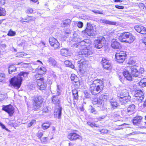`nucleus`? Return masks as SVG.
<instances>
[{
	"instance_id": "59",
	"label": "nucleus",
	"mask_w": 146,
	"mask_h": 146,
	"mask_svg": "<svg viewBox=\"0 0 146 146\" xmlns=\"http://www.w3.org/2000/svg\"><path fill=\"white\" fill-rule=\"evenodd\" d=\"M0 126L2 128L5 129L7 130H8V129H7L6 128L5 126L1 122H0Z\"/></svg>"
},
{
	"instance_id": "40",
	"label": "nucleus",
	"mask_w": 146,
	"mask_h": 146,
	"mask_svg": "<svg viewBox=\"0 0 146 146\" xmlns=\"http://www.w3.org/2000/svg\"><path fill=\"white\" fill-rule=\"evenodd\" d=\"M5 75L3 73H0V82H2L5 80Z\"/></svg>"
},
{
	"instance_id": "5",
	"label": "nucleus",
	"mask_w": 146,
	"mask_h": 146,
	"mask_svg": "<svg viewBox=\"0 0 146 146\" xmlns=\"http://www.w3.org/2000/svg\"><path fill=\"white\" fill-rule=\"evenodd\" d=\"M117 96L122 104H125L129 101L131 98V97L128 95V94L127 92L124 93L121 92L120 93L118 94Z\"/></svg>"
},
{
	"instance_id": "25",
	"label": "nucleus",
	"mask_w": 146,
	"mask_h": 146,
	"mask_svg": "<svg viewBox=\"0 0 146 146\" xmlns=\"http://www.w3.org/2000/svg\"><path fill=\"white\" fill-rule=\"evenodd\" d=\"M61 87L59 85L57 86V87L56 89L55 90H53L52 93L54 94L56 96H59L61 94V90L60 89Z\"/></svg>"
},
{
	"instance_id": "14",
	"label": "nucleus",
	"mask_w": 146,
	"mask_h": 146,
	"mask_svg": "<svg viewBox=\"0 0 146 146\" xmlns=\"http://www.w3.org/2000/svg\"><path fill=\"white\" fill-rule=\"evenodd\" d=\"M67 137L71 141H75L81 138L80 135L75 132H72L69 133Z\"/></svg>"
},
{
	"instance_id": "48",
	"label": "nucleus",
	"mask_w": 146,
	"mask_h": 146,
	"mask_svg": "<svg viewBox=\"0 0 146 146\" xmlns=\"http://www.w3.org/2000/svg\"><path fill=\"white\" fill-rule=\"evenodd\" d=\"M103 68L104 69L107 70H109L111 68V63H110L108 64L107 65H106V66H104Z\"/></svg>"
},
{
	"instance_id": "51",
	"label": "nucleus",
	"mask_w": 146,
	"mask_h": 146,
	"mask_svg": "<svg viewBox=\"0 0 146 146\" xmlns=\"http://www.w3.org/2000/svg\"><path fill=\"white\" fill-rule=\"evenodd\" d=\"M138 6L141 10L144 9L145 7L144 5L142 3H139L138 4Z\"/></svg>"
},
{
	"instance_id": "63",
	"label": "nucleus",
	"mask_w": 146,
	"mask_h": 146,
	"mask_svg": "<svg viewBox=\"0 0 146 146\" xmlns=\"http://www.w3.org/2000/svg\"><path fill=\"white\" fill-rule=\"evenodd\" d=\"M78 93L77 90L76 89H74L72 90V94L74 95V94H76Z\"/></svg>"
},
{
	"instance_id": "35",
	"label": "nucleus",
	"mask_w": 146,
	"mask_h": 146,
	"mask_svg": "<svg viewBox=\"0 0 146 146\" xmlns=\"http://www.w3.org/2000/svg\"><path fill=\"white\" fill-rule=\"evenodd\" d=\"M48 61L50 64H52L53 66H55L56 65V62L53 58L51 57L49 58Z\"/></svg>"
},
{
	"instance_id": "42",
	"label": "nucleus",
	"mask_w": 146,
	"mask_h": 146,
	"mask_svg": "<svg viewBox=\"0 0 146 146\" xmlns=\"http://www.w3.org/2000/svg\"><path fill=\"white\" fill-rule=\"evenodd\" d=\"M108 96L107 95L102 94L100 96V98L103 101H106L108 98Z\"/></svg>"
},
{
	"instance_id": "56",
	"label": "nucleus",
	"mask_w": 146,
	"mask_h": 146,
	"mask_svg": "<svg viewBox=\"0 0 146 146\" xmlns=\"http://www.w3.org/2000/svg\"><path fill=\"white\" fill-rule=\"evenodd\" d=\"M43 133L42 132H38L37 134V136L39 138H40L43 135Z\"/></svg>"
},
{
	"instance_id": "44",
	"label": "nucleus",
	"mask_w": 146,
	"mask_h": 146,
	"mask_svg": "<svg viewBox=\"0 0 146 146\" xmlns=\"http://www.w3.org/2000/svg\"><path fill=\"white\" fill-rule=\"evenodd\" d=\"M87 124L89 126L91 127H98L99 125H97L96 124H95L93 122H87Z\"/></svg>"
},
{
	"instance_id": "30",
	"label": "nucleus",
	"mask_w": 146,
	"mask_h": 146,
	"mask_svg": "<svg viewBox=\"0 0 146 146\" xmlns=\"http://www.w3.org/2000/svg\"><path fill=\"white\" fill-rule=\"evenodd\" d=\"M61 54L65 56H67L68 55V50L66 48H63L60 50V51Z\"/></svg>"
},
{
	"instance_id": "13",
	"label": "nucleus",
	"mask_w": 146,
	"mask_h": 146,
	"mask_svg": "<svg viewBox=\"0 0 146 146\" xmlns=\"http://www.w3.org/2000/svg\"><path fill=\"white\" fill-rule=\"evenodd\" d=\"M134 96L140 102H141L144 97L143 94L141 90H137L135 91L134 93Z\"/></svg>"
},
{
	"instance_id": "7",
	"label": "nucleus",
	"mask_w": 146,
	"mask_h": 146,
	"mask_svg": "<svg viewBox=\"0 0 146 146\" xmlns=\"http://www.w3.org/2000/svg\"><path fill=\"white\" fill-rule=\"evenodd\" d=\"M126 54L125 52L118 51L117 52L115 55V60L117 62L122 63L125 60Z\"/></svg>"
},
{
	"instance_id": "47",
	"label": "nucleus",
	"mask_w": 146,
	"mask_h": 146,
	"mask_svg": "<svg viewBox=\"0 0 146 146\" xmlns=\"http://www.w3.org/2000/svg\"><path fill=\"white\" fill-rule=\"evenodd\" d=\"M89 108L91 112L93 113L94 114H96V110H95L94 108L92 106H90Z\"/></svg>"
},
{
	"instance_id": "3",
	"label": "nucleus",
	"mask_w": 146,
	"mask_h": 146,
	"mask_svg": "<svg viewBox=\"0 0 146 146\" xmlns=\"http://www.w3.org/2000/svg\"><path fill=\"white\" fill-rule=\"evenodd\" d=\"M103 82L99 79L94 82V84H90L89 90L93 95H96L100 93L103 89Z\"/></svg>"
},
{
	"instance_id": "29",
	"label": "nucleus",
	"mask_w": 146,
	"mask_h": 146,
	"mask_svg": "<svg viewBox=\"0 0 146 146\" xmlns=\"http://www.w3.org/2000/svg\"><path fill=\"white\" fill-rule=\"evenodd\" d=\"M50 123L49 121H46L42 124L41 128L44 130H45L49 128L50 126Z\"/></svg>"
},
{
	"instance_id": "31",
	"label": "nucleus",
	"mask_w": 146,
	"mask_h": 146,
	"mask_svg": "<svg viewBox=\"0 0 146 146\" xmlns=\"http://www.w3.org/2000/svg\"><path fill=\"white\" fill-rule=\"evenodd\" d=\"M16 70V67L14 65H10L9 68L8 72L9 74H11Z\"/></svg>"
},
{
	"instance_id": "58",
	"label": "nucleus",
	"mask_w": 146,
	"mask_h": 146,
	"mask_svg": "<svg viewBox=\"0 0 146 146\" xmlns=\"http://www.w3.org/2000/svg\"><path fill=\"white\" fill-rule=\"evenodd\" d=\"M74 96V100H77L78 99V93L73 95Z\"/></svg>"
},
{
	"instance_id": "38",
	"label": "nucleus",
	"mask_w": 146,
	"mask_h": 146,
	"mask_svg": "<svg viewBox=\"0 0 146 146\" xmlns=\"http://www.w3.org/2000/svg\"><path fill=\"white\" fill-rule=\"evenodd\" d=\"M97 79L94 80L93 78L91 76H89L88 78V83L90 85L92 84H94V82L97 80Z\"/></svg>"
},
{
	"instance_id": "49",
	"label": "nucleus",
	"mask_w": 146,
	"mask_h": 146,
	"mask_svg": "<svg viewBox=\"0 0 146 146\" xmlns=\"http://www.w3.org/2000/svg\"><path fill=\"white\" fill-rule=\"evenodd\" d=\"M36 121L35 120H32L30 123H29L28 124V126L29 127H30L31 126L34 124L36 123Z\"/></svg>"
},
{
	"instance_id": "19",
	"label": "nucleus",
	"mask_w": 146,
	"mask_h": 146,
	"mask_svg": "<svg viewBox=\"0 0 146 146\" xmlns=\"http://www.w3.org/2000/svg\"><path fill=\"white\" fill-rule=\"evenodd\" d=\"M5 3V0H0V6L4 5ZM6 14V12L5 9L0 7V16H5Z\"/></svg>"
},
{
	"instance_id": "27",
	"label": "nucleus",
	"mask_w": 146,
	"mask_h": 146,
	"mask_svg": "<svg viewBox=\"0 0 146 146\" xmlns=\"http://www.w3.org/2000/svg\"><path fill=\"white\" fill-rule=\"evenodd\" d=\"M58 96H56L55 95H54L53 96L52 101L53 103L54 104L59 105L60 103Z\"/></svg>"
},
{
	"instance_id": "55",
	"label": "nucleus",
	"mask_w": 146,
	"mask_h": 146,
	"mask_svg": "<svg viewBox=\"0 0 146 146\" xmlns=\"http://www.w3.org/2000/svg\"><path fill=\"white\" fill-rule=\"evenodd\" d=\"M33 11V10L31 8H29L27 10V13H32Z\"/></svg>"
},
{
	"instance_id": "26",
	"label": "nucleus",
	"mask_w": 146,
	"mask_h": 146,
	"mask_svg": "<svg viewBox=\"0 0 146 146\" xmlns=\"http://www.w3.org/2000/svg\"><path fill=\"white\" fill-rule=\"evenodd\" d=\"M135 107V105L134 104H132L129 106L127 109V111L129 113L128 114H130L134 111Z\"/></svg>"
},
{
	"instance_id": "9",
	"label": "nucleus",
	"mask_w": 146,
	"mask_h": 146,
	"mask_svg": "<svg viewBox=\"0 0 146 146\" xmlns=\"http://www.w3.org/2000/svg\"><path fill=\"white\" fill-rule=\"evenodd\" d=\"M126 68L131 72L133 76L135 77H138L139 72L135 66H127Z\"/></svg>"
},
{
	"instance_id": "17",
	"label": "nucleus",
	"mask_w": 146,
	"mask_h": 146,
	"mask_svg": "<svg viewBox=\"0 0 146 146\" xmlns=\"http://www.w3.org/2000/svg\"><path fill=\"white\" fill-rule=\"evenodd\" d=\"M111 45V47L115 49H119L121 47L119 43L115 39H113L112 40Z\"/></svg>"
},
{
	"instance_id": "45",
	"label": "nucleus",
	"mask_w": 146,
	"mask_h": 146,
	"mask_svg": "<svg viewBox=\"0 0 146 146\" xmlns=\"http://www.w3.org/2000/svg\"><path fill=\"white\" fill-rule=\"evenodd\" d=\"M98 131L100 132L101 133H107L108 132V130L106 129H98Z\"/></svg>"
},
{
	"instance_id": "53",
	"label": "nucleus",
	"mask_w": 146,
	"mask_h": 146,
	"mask_svg": "<svg viewBox=\"0 0 146 146\" xmlns=\"http://www.w3.org/2000/svg\"><path fill=\"white\" fill-rule=\"evenodd\" d=\"M77 26L79 28H82L83 26V23L81 22H79L77 23Z\"/></svg>"
},
{
	"instance_id": "34",
	"label": "nucleus",
	"mask_w": 146,
	"mask_h": 146,
	"mask_svg": "<svg viewBox=\"0 0 146 146\" xmlns=\"http://www.w3.org/2000/svg\"><path fill=\"white\" fill-rule=\"evenodd\" d=\"M71 22V20L69 19H67L64 21L62 23V25L64 27H65L67 25L70 24Z\"/></svg>"
},
{
	"instance_id": "52",
	"label": "nucleus",
	"mask_w": 146,
	"mask_h": 146,
	"mask_svg": "<svg viewBox=\"0 0 146 146\" xmlns=\"http://www.w3.org/2000/svg\"><path fill=\"white\" fill-rule=\"evenodd\" d=\"M84 93L85 94V96L86 98H90V95L88 93V92L85 91L84 92Z\"/></svg>"
},
{
	"instance_id": "22",
	"label": "nucleus",
	"mask_w": 146,
	"mask_h": 146,
	"mask_svg": "<svg viewBox=\"0 0 146 146\" xmlns=\"http://www.w3.org/2000/svg\"><path fill=\"white\" fill-rule=\"evenodd\" d=\"M100 23H104L106 24L115 25L116 23L115 22L111 21L105 19H101L99 21Z\"/></svg>"
},
{
	"instance_id": "37",
	"label": "nucleus",
	"mask_w": 146,
	"mask_h": 146,
	"mask_svg": "<svg viewBox=\"0 0 146 146\" xmlns=\"http://www.w3.org/2000/svg\"><path fill=\"white\" fill-rule=\"evenodd\" d=\"M41 75L39 74L38 73L35 74L33 75V79L35 80H36V81L37 82L39 80H40L42 78H41L40 76Z\"/></svg>"
},
{
	"instance_id": "4",
	"label": "nucleus",
	"mask_w": 146,
	"mask_h": 146,
	"mask_svg": "<svg viewBox=\"0 0 146 146\" xmlns=\"http://www.w3.org/2000/svg\"><path fill=\"white\" fill-rule=\"evenodd\" d=\"M119 38L122 42L131 43L133 42L135 38L131 33L124 32L120 34Z\"/></svg>"
},
{
	"instance_id": "57",
	"label": "nucleus",
	"mask_w": 146,
	"mask_h": 146,
	"mask_svg": "<svg viewBox=\"0 0 146 146\" xmlns=\"http://www.w3.org/2000/svg\"><path fill=\"white\" fill-rule=\"evenodd\" d=\"M108 60L105 58H103L101 62L102 65L104 64V63H105Z\"/></svg>"
},
{
	"instance_id": "64",
	"label": "nucleus",
	"mask_w": 146,
	"mask_h": 146,
	"mask_svg": "<svg viewBox=\"0 0 146 146\" xmlns=\"http://www.w3.org/2000/svg\"><path fill=\"white\" fill-rule=\"evenodd\" d=\"M110 63V61L109 60H108L103 65V67L105 66H106V65H107L108 64Z\"/></svg>"
},
{
	"instance_id": "6",
	"label": "nucleus",
	"mask_w": 146,
	"mask_h": 146,
	"mask_svg": "<svg viewBox=\"0 0 146 146\" xmlns=\"http://www.w3.org/2000/svg\"><path fill=\"white\" fill-rule=\"evenodd\" d=\"M42 102V98L40 96L36 97L33 99V108L35 110H37L41 107Z\"/></svg>"
},
{
	"instance_id": "12",
	"label": "nucleus",
	"mask_w": 146,
	"mask_h": 146,
	"mask_svg": "<svg viewBox=\"0 0 146 146\" xmlns=\"http://www.w3.org/2000/svg\"><path fill=\"white\" fill-rule=\"evenodd\" d=\"M14 110L13 106L10 105L3 106L2 108V110L7 112L11 116H12L14 113Z\"/></svg>"
},
{
	"instance_id": "54",
	"label": "nucleus",
	"mask_w": 146,
	"mask_h": 146,
	"mask_svg": "<svg viewBox=\"0 0 146 146\" xmlns=\"http://www.w3.org/2000/svg\"><path fill=\"white\" fill-rule=\"evenodd\" d=\"M135 64V62L132 60H130L127 63L128 64L134 66L133 65Z\"/></svg>"
},
{
	"instance_id": "16",
	"label": "nucleus",
	"mask_w": 146,
	"mask_h": 146,
	"mask_svg": "<svg viewBox=\"0 0 146 146\" xmlns=\"http://www.w3.org/2000/svg\"><path fill=\"white\" fill-rule=\"evenodd\" d=\"M134 28L137 31L141 34H146V29L143 26L137 25L134 27Z\"/></svg>"
},
{
	"instance_id": "24",
	"label": "nucleus",
	"mask_w": 146,
	"mask_h": 146,
	"mask_svg": "<svg viewBox=\"0 0 146 146\" xmlns=\"http://www.w3.org/2000/svg\"><path fill=\"white\" fill-rule=\"evenodd\" d=\"M110 102L111 105V109L112 110L115 109L117 108L118 106L117 104L115 99L113 98H112L110 100Z\"/></svg>"
},
{
	"instance_id": "60",
	"label": "nucleus",
	"mask_w": 146,
	"mask_h": 146,
	"mask_svg": "<svg viewBox=\"0 0 146 146\" xmlns=\"http://www.w3.org/2000/svg\"><path fill=\"white\" fill-rule=\"evenodd\" d=\"M138 132H134L132 133H131L129 134H128L127 136H129L131 135H134L137 134H138Z\"/></svg>"
},
{
	"instance_id": "20",
	"label": "nucleus",
	"mask_w": 146,
	"mask_h": 146,
	"mask_svg": "<svg viewBox=\"0 0 146 146\" xmlns=\"http://www.w3.org/2000/svg\"><path fill=\"white\" fill-rule=\"evenodd\" d=\"M129 72H130L129 71L128 69H127V70L123 72V74L127 80L131 81L132 79V76Z\"/></svg>"
},
{
	"instance_id": "39",
	"label": "nucleus",
	"mask_w": 146,
	"mask_h": 146,
	"mask_svg": "<svg viewBox=\"0 0 146 146\" xmlns=\"http://www.w3.org/2000/svg\"><path fill=\"white\" fill-rule=\"evenodd\" d=\"M6 47V45L5 44H0V48L3 53L5 51V48Z\"/></svg>"
},
{
	"instance_id": "32",
	"label": "nucleus",
	"mask_w": 146,
	"mask_h": 146,
	"mask_svg": "<svg viewBox=\"0 0 146 146\" xmlns=\"http://www.w3.org/2000/svg\"><path fill=\"white\" fill-rule=\"evenodd\" d=\"M70 78L72 81L75 83H76L79 81L78 78L74 74H71Z\"/></svg>"
},
{
	"instance_id": "1",
	"label": "nucleus",
	"mask_w": 146,
	"mask_h": 146,
	"mask_svg": "<svg viewBox=\"0 0 146 146\" xmlns=\"http://www.w3.org/2000/svg\"><path fill=\"white\" fill-rule=\"evenodd\" d=\"M75 35V34L73 35L74 37L72 38V40L77 43L76 47L78 48L80 50L78 51V55L79 56L84 57L91 55L92 52L91 50L86 48L87 46V42L89 40H85L80 41V39L78 38V36H76V37H75L76 36Z\"/></svg>"
},
{
	"instance_id": "33",
	"label": "nucleus",
	"mask_w": 146,
	"mask_h": 146,
	"mask_svg": "<svg viewBox=\"0 0 146 146\" xmlns=\"http://www.w3.org/2000/svg\"><path fill=\"white\" fill-rule=\"evenodd\" d=\"M64 64L66 67H69L72 68H74V66L72 63L71 62H70L69 60H65L64 62Z\"/></svg>"
},
{
	"instance_id": "15",
	"label": "nucleus",
	"mask_w": 146,
	"mask_h": 146,
	"mask_svg": "<svg viewBox=\"0 0 146 146\" xmlns=\"http://www.w3.org/2000/svg\"><path fill=\"white\" fill-rule=\"evenodd\" d=\"M37 83L38 88L41 90H44L47 85L46 82L44 81L43 78H42L40 80L37 81Z\"/></svg>"
},
{
	"instance_id": "10",
	"label": "nucleus",
	"mask_w": 146,
	"mask_h": 146,
	"mask_svg": "<svg viewBox=\"0 0 146 146\" xmlns=\"http://www.w3.org/2000/svg\"><path fill=\"white\" fill-rule=\"evenodd\" d=\"M49 43L51 46L53 47L54 49L58 48L60 46V44L58 40L53 37H50L49 39Z\"/></svg>"
},
{
	"instance_id": "23",
	"label": "nucleus",
	"mask_w": 146,
	"mask_h": 146,
	"mask_svg": "<svg viewBox=\"0 0 146 146\" xmlns=\"http://www.w3.org/2000/svg\"><path fill=\"white\" fill-rule=\"evenodd\" d=\"M142 119V117L137 116L134 117L133 119V122L134 125H136L137 123H139Z\"/></svg>"
},
{
	"instance_id": "62",
	"label": "nucleus",
	"mask_w": 146,
	"mask_h": 146,
	"mask_svg": "<svg viewBox=\"0 0 146 146\" xmlns=\"http://www.w3.org/2000/svg\"><path fill=\"white\" fill-rule=\"evenodd\" d=\"M115 7L118 9H123L124 8V7L122 6H120L119 5H116L115 6Z\"/></svg>"
},
{
	"instance_id": "61",
	"label": "nucleus",
	"mask_w": 146,
	"mask_h": 146,
	"mask_svg": "<svg viewBox=\"0 0 146 146\" xmlns=\"http://www.w3.org/2000/svg\"><path fill=\"white\" fill-rule=\"evenodd\" d=\"M138 71L139 72V74L140 73L142 74L144 72V69L143 68H141Z\"/></svg>"
},
{
	"instance_id": "2",
	"label": "nucleus",
	"mask_w": 146,
	"mask_h": 146,
	"mask_svg": "<svg viewBox=\"0 0 146 146\" xmlns=\"http://www.w3.org/2000/svg\"><path fill=\"white\" fill-rule=\"evenodd\" d=\"M29 73L26 72H22L20 73L13 78L10 81V84L15 88L18 89L20 87L23 77L27 76Z\"/></svg>"
},
{
	"instance_id": "46",
	"label": "nucleus",
	"mask_w": 146,
	"mask_h": 146,
	"mask_svg": "<svg viewBox=\"0 0 146 146\" xmlns=\"http://www.w3.org/2000/svg\"><path fill=\"white\" fill-rule=\"evenodd\" d=\"M92 11L95 14H103V11H99L95 9L92 10Z\"/></svg>"
},
{
	"instance_id": "28",
	"label": "nucleus",
	"mask_w": 146,
	"mask_h": 146,
	"mask_svg": "<svg viewBox=\"0 0 146 146\" xmlns=\"http://www.w3.org/2000/svg\"><path fill=\"white\" fill-rule=\"evenodd\" d=\"M78 64H79L80 66H82L85 64H88L89 62L87 60L85 59H82L79 61L78 62Z\"/></svg>"
},
{
	"instance_id": "11",
	"label": "nucleus",
	"mask_w": 146,
	"mask_h": 146,
	"mask_svg": "<svg viewBox=\"0 0 146 146\" xmlns=\"http://www.w3.org/2000/svg\"><path fill=\"white\" fill-rule=\"evenodd\" d=\"M85 32L89 36H93L96 34V31L94 30L93 27L90 24H88Z\"/></svg>"
},
{
	"instance_id": "41",
	"label": "nucleus",
	"mask_w": 146,
	"mask_h": 146,
	"mask_svg": "<svg viewBox=\"0 0 146 146\" xmlns=\"http://www.w3.org/2000/svg\"><path fill=\"white\" fill-rule=\"evenodd\" d=\"M102 100H98V99H94L92 101V103L94 104H102Z\"/></svg>"
},
{
	"instance_id": "8",
	"label": "nucleus",
	"mask_w": 146,
	"mask_h": 146,
	"mask_svg": "<svg viewBox=\"0 0 146 146\" xmlns=\"http://www.w3.org/2000/svg\"><path fill=\"white\" fill-rule=\"evenodd\" d=\"M105 42V38L103 37H100L94 41L95 47L98 49H100L104 46Z\"/></svg>"
},
{
	"instance_id": "21",
	"label": "nucleus",
	"mask_w": 146,
	"mask_h": 146,
	"mask_svg": "<svg viewBox=\"0 0 146 146\" xmlns=\"http://www.w3.org/2000/svg\"><path fill=\"white\" fill-rule=\"evenodd\" d=\"M36 70L37 73L41 75L45 74L46 71V69L43 67H38Z\"/></svg>"
},
{
	"instance_id": "43",
	"label": "nucleus",
	"mask_w": 146,
	"mask_h": 146,
	"mask_svg": "<svg viewBox=\"0 0 146 146\" xmlns=\"http://www.w3.org/2000/svg\"><path fill=\"white\" fill-rule=\"evenodd\" d=\"M15 35L16 32L11 29L8 32L7 35L9 36H14Z\"/></svg>"
},
{
	"instance_id": "18",
	"label": "nucleus",
	"mask_w": 146,
	"mask_h": 146,
	"mask_svg": "<svg viewBox=\"0 0 146 146\" xmlns=\"http://www.w3.org/2000/svg\"><path fill=\"white\" fill-rule=\"evenodd\" d=\"M62 110V108L60 107L55 109L54 112V115L55 117H57L59 119H60Z\"/></svg>"
},
{
	"instance_id": "36",
	"label": "nucleus",
	"mask_w": 146,
	"mask_h": 146,
	"mask_svg": "<svg viewBox=\"0 0 146 146\" xmlns=\"http://www.w3.org/2000/svg\"><path fill=\"white\" fill-rule=\"evenodd\" d=\"M139 85L142 87L145 86L146 84V78H143L142 79L139 83Z\"/></svg>"
},
{
	"instance_id": "50",
	"label": "nucleus",
	"mask_w": 146,
	"mask_h": 146,
	"mask_svg": "<svg viewBox=\"0 0 146 146\" xmlns=\"http://www.w3.org/2000/svg\"><path fill=\"white\" fill-rule=\"evenodd\" d=\"M47 138L46 137H44L40 139L41 142L43 143H44L47 141Z\"/></svg>"
}]
</instances>
